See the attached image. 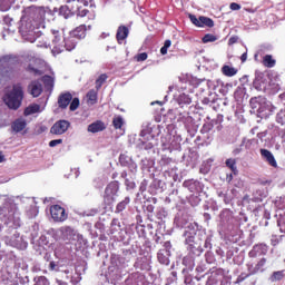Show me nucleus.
I'll list each match as a JSON object with an SVG mask.
<instances>
[{
    "instance_id": "nucleus-1",
    "label": "nucleus",
    "mask_w": 285,
    "mask_h": 285,
    "mask_svg": "<svg viewBox=\"0 0 285 285\" xmlns=\"http://www.w3.org/2000/svg\"><path fill=\"white\" fill-rule=\"evenodd\" d=\"M36 14H38L37 20H32V18L23 17L21 19L20 33L24 41H29V43H35L41 33L39 30L41 28V23H43V19H46V8L37 7L33 9Z\"/></svg>"
},
{
    "instance_id": "nucleus-2",
    "label": "nucleus",
    "mask_w": 285,
    "mask_h": 285,
    "mask_svg": "<svg viewBox=\"0 0 285 285\" xmlns=\"http://www.w3.org/2000/svg\"><path fill=\"white\" fill-rule=\"evenodd\" d=\"M52 35L55 37L52 40L53 47L51 49L53 57H57V55H61L65 48L69 52L77 48V43L79 40L75 36L68 33V36H66L62 40L61 33H59V31L52 30Z\"/></svg>"
},
{
    "instance_id": "nucleus-3",
    "label": "nucleus",
    "mask_w": 285,
    "mask_h": 285,
    "mask_svg": "<svg viewBox=\"0 0 285 285\" xmlns=\"http://www.w3.org/2000/svg\"><path fill=\"white\" fill-rule=\"evenodd\" d=\"M0 219L6 224V226H10L11 228H19L21 226V216L19 212L12 210V206L10 204H4L0 208Z\"/></svg>"
},
{
    "instance_id": "nucleus-4",
    "label": "nucleus",
    "mask_w": 285,
    "mask_h": 285,
    "mask_svg": "<svg viewBox=\"0 0 285 285\" xmlns=\"http://www.w3.org/2000/svg\"><path fill=\"white\" fill-rule=\"evenodd\" d=\"M22 99L23 89L19 85H16L13 86L12 90L4 96L3 101L8 108H11V110H17L21 106Z\"/></svg>"
},
{
    "instance_id": "nucleus-5",
    "label": "nucleus",
    "mask_w": 285,
    "mask_h": 285,
    "mask_svg": "<svg viewBox=\"0 0 285 285\" xmlns=\"http://www.w3.org/2000/svg\"><path fill=\"white\" fill-rule=\"evenodd\" d=\"M56 235L65 242V244H75L76 242H81L83 236L78 234L77 230L70 226L60 227Z\"/></svg>"
},
{
    "instance_id": "nucleus-6",
    "label": "nucleus",
    "mask_w": 285,
    "mask_h": 285,
    "mask_svg": "<svg viewBox=\"0 0 285 285\" xmlns=\"http://www.w3.org/2000/svg\"><path fill=\"white\" fill-rule=\"evenodd\" d=\"M19 63V58L17 56L7 55L0 57V79L1 77H10L14 66Z\"/></svg>"
},
{
    "instance_id": "nucleus-7",
    "label": "nucleus",
    "mask_w": 285,
    "mask_h": 285,
    "mask_svg": "<svg viewBox=\"0 0 285 285\" xmlns=\"http://www.w3.org/2000/svg\"><path fill=\"white\" fill-rule=\"evenodd\" d=\"M59 14L65 19L72 17V14H77V17H86L88 14L87 9H82L77 1L73 0L72 4L61 6L59 8Z\"/></svg>"
},
{
    "instance_id": "nucleus-8",
    "label": "nucleus",
    "mask_w": 285,
    "mask_h": 285,
    "mask_svg": "<svg viewBox=\"0 0 285 285\" xmlns=\"http://www.w3.org/2000/svg\"><path fill=\"white\" fill-rule=\"evenodd\" d=\"M51 217L53 222H66L68 219V214H66V209L59 205H53L50 208Z\"/></svg>"
},
{
    "instance_id": "nucleus-9",
    "label": "nucleus",
    "mask_w": 285,
    "mask_h": 285,
    "mask_svg": "<svg viewBox=\"0 0 285 285\" xmlns=\"http://www.w3.org/2000/svg\"><path fill=\"white\" fill-rule=\"evenodd\" d=\"M119 193V184L116 181L110 183L105 189V199L107 202H115V196Z\"/></svg>"
},
{
    "instance_id": "nucleus-10",
    "label": "nucleus",
    "mask_w": 285,
    "mask_h": 285,
    "mask_svg": "<svg viewBox=\"0 0 285 285\" xmlns=\"http://www.w3.org/2000/svg\"><path fill=\"white\" fill-rule=\"evenodd\" d=\"M70 128V122L68 120L57 121L50 129L51 135H63Z\"/></svg>"
},
{
    "instance_id": "nucleus-11",
    "label": "nucleus",
    "mask_w": 285,
    "mask_h": 285,
    "mask_svg": "<svg viewBox=\"0 0 285 285\" xmlns=\"http://www.w3.org/2000/svg\"><path fill=\"white\" fill-rule=\"evenodd\" d=\"M279 88H282V85L279 83V79H271L268 82V86L263 85L261 87V90H264L265 92H269L271 95H275L276 92H279Z\"/></svg>"
},
{
    "instance_id": "nucleus-12",
    "label": "nucleus",
    "mask_w": 285,
    "mask_h": 285,
    "mask_svg": "<svg viewBox=\"0 0 285 285\" xmlns=\"http://www.w3.org/2000/svg\"><path fill=\"white\" fill-rule=\"evenodd\" d=\"M261 156L267 161V164H269V166H272L273 168H277V160H275V156L273 155V153H271V150L261 149Z\"/></svg>"
},
{
    "instance_id": "nucleus-13",
    "label": "nucleus",
    "mask_w": 285,
    "mask_h": 285,
    "mask_svg": "<svg viewBox=\"0 0 285 285\" xmlns=\"http://www.w3.org/2000/svg\"><path fill=\"white\" fill-rule=\"evenodd\" d=\"M128 35H130V30L126 26H120L118 27L117 33H116V39L118 43H121L128 39Z\"/></svg>"
},
{
    "instance_id": "nucleus-14",
    "label": "nucleus",
    "mask_w": 285,
    "mask_h": 285,
    "mask_svg": "<svg viewBox=\"0 0 285 285\" xmlns=\"http://www.w3.org/2000/svg\"><path fill=\"white\" fill-rule=\"evenodd\" d=\"M258 112H264L265 116H268L273 112H275V106H273V102L268 100H264L262 105L258 108Z\"/></svg>"
},
{
    "instance_id": "nucleus-15",
    "label": "nucleus",
    "mask_w": 285,
    "mask_h": 285,
    "mask_svg": "<svg viewBox=\"0 0 285 285\" xmlns=\"http://www.w3.org/2000/svg\"><path fill=\"white\" fill-rule=\"evenodd\" d=\"M26 126H28V122L24 118H18L11 124V129L13 132H21L22 130H26Z\"/></svg>"
},
{
    "instance_id": "nucleus-16",
    "label": "nucleus",
    "mask_w": 285,
    "mask_h": 285,
    "mask_svg": "<svg viewBox=\"0 0 285 285\" xmlns=\"http://www.w3.org/2000/svg\"><path fill=\"white\" fill-rule=\"evenodd\" d=\"M72 101V95L70 92L60 95L58 99L59 108H68Z\"/></svg>"
},
{
    "instance_id": "nucleus-17",
    "label": "nucleus",
    "mask_w": 285,
    "mask_h": 285,
    "mask_svg": "<svg viewBox=\"0 0 285 285\" xmlns=\"http://www.w3.org/2000/svg\"><path fill=\"white\" fill-rule=\"evenodd\" d=\"M88 132H102V130H106V125L101 120H97L92 124H90L87 128Z\"/></svg>"
},
{
    "instance_id": "nucleus-18",
    "label": "nucleus",
    "mask_w": 285,
    "mask_h": 285,
    "mask_svg": "<svg viewBox=\"0 0 285 285\" xmlns=\"http://www.w3.org/2000/svg\"><path fill=\"white\" fill-rule=\"evenodd\" d=\"M30 94L32 97H39L41 92H43V87L41 86V82L39 81H33L29 86Z\"/></svg>"
},
{
    "instance_id": "nucleus-19",
    "label": "nucleus",
    "mask_w": 285,
    "mask_h": 285,
    "mask_svg": "<svg viewBox=\"0 0 285 285\" xmlns=\"http://www.w3.org/2000/svg\"><path fill=\"white\" fill-rule=\"evenodd\" d=\"M69 33L72 37H76V39L78 41H80V39H86V27H85V24H80L75 30L70 31Z\"/></svg>"
},
{
    "instance_id": "nucleus-20",
    "label": "nucleus",
    "mask_w": 285,
    "mask_h": 285,
    "mask_svg": "<svg viewBox=\"0 0 285 285\" xmlns=\"http://www.w3.org/2000/svg\"><path fill=\"white\" fill-rule=\"evenodd\" d=\"M183 186H184L185 188H188V190H189L190 193H196V190H198V188H199V181L194 180V179H191V180H185L184 184H183Z\"/></svg>"
},
{
    "instance_id": "nucleus-21",
    "label": "nucleus",
    "mask_w": 285,
    "mask_h": 285,
    "mask_svg": "<svg viewBox=\"0 0 285 285\" xmlns=\"http://www.w3.org/2000/svg\"><path fill=\"white\" fill-rule=\"evenodd\" d=\"M222 72L225 75V77H235V75H237V69L235 67L224 65L222 67Z\"/></svg>"
},
{
    "instance_id": "nucleus-22",
    "label": "nucleus",
    "mask_w": 285,
    "mask_h": 285,
    "mask_svg": "<svg viewBox=\"0 0 285 285\" xmlns=\"http://www.w3.org/2000/svg\"><path fill=\"white\" fill-rule=\"evenodd\" d=\"M227 168H229V170H232L233 175H237L238 170H237V160L234 158H229L225 161Z\"/></svg>"
},
{
    "instance_id": "nucleus-23",
    "label": "nucleus",
    "mask_w": 285,
    "mask_h": 285,
    "mask_svg": "<svg viewBox=\"0 0 285 285\" xmlns=\"http://www.w3.org/2000/svg\"><path fill=\"white\" fill-rule=\"evenodd\" d=\"M199 21H200L199 28H204V26H206L207 28H213V26H215V22L213 21V19L204 16L199 17Z\"/></svg>"
},
{
    "instance_id": "nucleus-24",
    "label": "nucleus",
    "mask_w": 285,
    "mask_h": 285,
    "mask_svg": "<svg viewBox=\"0 0 285 285\" xmlns=\"http://www.w3.org/2000/svg\"><path fill=\"white\" fill-rule=\"evenodd\" d=\"M37 112H41V106L31 105L24 109V115L28 117L29 115H35Z\"/></svg>"
},
{
    "instance_id": "nucleus-25",
    "label": "nucleus",
    "mask_w": 285,
    "mask_h": 285,
    "mask_svg": "<svg viewBox=\"0 0 285 285\" xmlns=\"http://www.w3.org/2000/svg\"><path fill=\"white\" fill-rule=\"evenodd\" d=\"M275 59H273V56L271 55H266L264 58H263V65L266 67V68H275Z\"/></svg>"
},
{
    "instance_id": "nucleus-26",
    "label": "nucleus",
    "mask_w": 285,
    "mask_h": 285,
    "mask_svg": "<svg viewBox=\"0 0 285 285\" xmlns=\"http://www.w3.org/2000/svg\"><path fill=\"white\" fill-rule=\"evenodd\" d=\"M42 81L48 90H52V88L55 87V78H52L51 76L42 77Z\"/></svg>"
},
{
    "instance_id": "nucleus-27",
    "label": "nucleus",
    "mask_w": 285,
    "mask_h": 285,
    "mask_svg": "<svg viewBox=\"0 0 285 285\" xmlns=\"http://www.w3.org/2000/svg\"><path fill=\"white\" fill-rule=\"evenodd\" d=\"M87 99H88V104H90V106H95V104H97V91L95 89H91L87 94Z\"/></svg>"
},
{
    "instance_id": "nucleus-28",
    "label": "nucleus",
    "mask_w": 285,
    "mask_h": 285,
    "mask_svg": "<svg viewBox=\"0 0 285 285\" xmlns=\"http://www.w3.org/2000/svg\"><path fill=\"white\" fill-rule=\"evenodd\" d=\"M155 147V145L150 141H144V140H140L138 142V148L140 150H153V148Z\"/></svg>"
},
{
    "instance_id": "nucleus-29",
    "label": "nucleus",
    "mask_w": 285,
    "mask_h": 285,
    "mask_svg": "<svg viewBox=\"0 0 285 285\" xmlns=\"http://www.w3.org/2000/svg\"><path fill=\"white\" fill-rule=\"evenodd\" d=\"M130 204V198L126 197L122 202H120L117 207L116 210L117 213H121L124 210H126V206H128Z\"/></svg>"
},
{
    "instance_id": "nucleus-30",
    "label": "nucleus",
    "mask_w": 285,
    "mask_h": 285,
    "mask_svg": "<svg viewBox=\"0 0 285 285\" xmlns=\"http://www.w3.org/2000/svg\"><path fill=\"white\" fill-rule=\"evenodd\" d=\"M255 142L254 139L243 138L240 148H245L246 150H250L253 144Z\"/></svg>"
},
{
    "instance_id": "nucleus-31",
    "label": "nucleus",
    "mask_w": 285,
    "mask_h": 285,
    "mask_svg": "<svg viewBox=\"0 0 285 285\" xmlns=\"http://www.w3.org/2000/svg\"><path fill=\"white\" fill-rule=\"evenodd\" d=\"M281 279H284L283 271L274 272L273 275L269 277L271 282H279Z\"/></svg>"
},
{
    "instance_id": "nucleus-32",
    "label": "nucleus",
    "mask_w": 285,
    "mask_h": 285,
    "mask_svg": "<svg viewBox=\"0 0 285 285\" xmlns=\"http://www.w3.org/2000/svg\"><path fill=\"white\" fill-rule=\"evenodd\" d=\"M165 253H168V252H166V250H160V252L158 253V262H160V264L168 265L170 261L168 259V257L166 256Z\"/></svg>"
},
{
    "instance_id": "nucleus-33",
    "label": "nucleus",
    "mask_w": 285,
    "mask_h": 285,
    "mask_svg": "<svg viewBox=\"0 0 285 285\" xmlns=\"http://www.w3.org/2000/svg\"><path fill=\"white\" fill-rule=\"evenodd\" d=\"M114 128L121 129V126H124V118L121 116L114 117L112 120Z\"/></svg>"
},
{
    "instance_id": "nucleus-34",
    "label": "nucleus",
    "mask_w": 285,
    "mask_h": 285,
    "mask_svg": "<svg viewBox=\"0 0 285 285\" xmlns=\"http://www.w3.org/2000/svg\"><path fill=\"white\" fill-rule=\"evenodd\" d=\"M12 3H14V0H0V8L3 11L10 10V6H12Z\"/></svg>"
},
{
    "instance_id": "nucleus-35",
    "label": "nucleus",
    "mask_w": 285,
    "mask_h": 285,
    "mask_svg": "<svg viewBox=\"0 0 285 285\" xmlns=\"http://www.w3.org/2000/svg\"><path fill=\"white\" fill-rule=\"evenodd\" d=\"M276 122L281 124V126H285V110L281 109L276 115Z\"/></svg>"
},
{
    "instance_id": "nucleus-36",
    "label": "nucleus",
    "mask_w": 285,
    "mask_h": 285,
    "mask_svg": "<svg viewBox=\"0 0 285 285\" xmlns=\"http://www.w3.org/2000/svg\"><path fill=\"white\" fill-rule=\"evenodd\" d=\"M106 79H108V76H106V73H102L99 76V78L96 80L97 90H99V88H101V86H104V83L106 82Z\"/></svg>"
},
{
    "instance_id": "nucleus-37",
    "label": "nucleus",
    "mask_w": 285,
    "mask_h": 285,
    "mask_svg": "<svg viewBox=\"0 0 285 285\" xmlns=\"http://www.w3.org/2000/svg\"><path fill=\"white\" fill-rule=\"evenodd\" d=\"M217 41V37L210 33H207L203 37V43H213Z\"/></svg>"
},
{
    "instance_id": "nucleus-38",
    "label": "nucleus",
    "mask_w": 285,
    "mask_h": 285,
    "mask_svg": "<svg viewBox=\"0 0 285 285\" xmlns=\"http://www.w3.org/2000/svg\"><path fill=\"white\" fill-rule=\"evenodd\" d=\"M264 266H266V258H262L257 264L254 269V273H258V271H264Z\"/></svg>"
},
{
    "instance_id": "nucleus-39",
    "label": "nucleus",
    "mask_w": 285,
    "mask_h": 285,
    "mask_svg": "<svg viewBox=\"0 0 285 285\" xmlns=\"http://www.w3.org/2000/svg\"><path fill=\"white\" fill-rule=\"evenodd\" d=\"M69 108L72 112H75V110H77V108H79V98L71 99V104H70Z\"/></svg>"
},
{
    "instance_id": "nucleus-40",
    "label": "nucleus",
    "mask_w": 285,
    "mask_h": 285,
    "mask_svg": "<svg viewBox=\"0 0 285 285\" xmlns=\"http://www.w3.org/2000/svg\"><path fill=\"white\" fill-rule=\"evenodd\" d=\"M195 234V232H188V230H185V237L186 238V244H191V242H194L195 237L193 236Z\"/></svg>"
},
{
    "instance_id": "nucleus-41",
    "label": "nucleus",
    "mask_w": 285,
    "mask_h": 285,
    "mask_svg": "<svg viewBox=\"0 0 285 285\" xmlns=\"http://www.w3.org/2000/svg\"><path fill=\"white\" fill-rule=\"evenodd\" d=\"M278 226L281 228V233H285V215L281 216L278 219Z\"/></svg>"
},
{
    "instance_id": "nucleus-42",
    "label": "nucleus",
    "mask_w": 285,
    "mask_h": 285,
    "mask_svg": "<svg viewBox=\"0 0 285 285\" xmlns=\"http://www.w3.org/2000/svg\"><path fill=\"white\" fill-rule=\"evenodd\" d=\"M189 19H190L191 23H194V26H197L199 28V26H200L199 18L197 19V17L189 14Z\"/></svg>"
},
{
    "instance_id": "nucleus-43",
    "label": "nucleus",
    "mask_w": 285,
    "mask_h": 285,
    "mask_svg": "<svg viewBox=\"0 0 285 285\" xmlns=\"http://www.w3.org/2000/svg\"><path fill=\"white\" fill-rule=\"evenodd\" d=\"M59 144H63L62 139H56V140H51L49 142L50 148H55V146H59Z\"/></svg>"
},
{
    "instance_id": "nucleus-44",
    "label": "nucleus",
    "mask_w": 285,
    "mask_h": 285,
    "mask_svg": "<svg viewBox=\"0 0 285 285\" xmlns=\"http://www.w3.org/2000/svg\"><path fill=\"white\" fill-rule=\"evenodd\" d=\"M79 282H81V274L71 277V284H79Z\"/></svg>"
},
{
    "instance_id": "nucleus-45",
    "label": "nucleus",
    "mask_w": 285,
    "mask_h": 285,
    "mask_svg": "<svg viewBox=\"0 0 285 285\" xmlns=\"http://www.w3.org/2000/svg\"><path fill=\"white\" fill-rule=\"evenodd\" d=\"M148 59V53L142 52L137 56V61H146Z\"/></svg>"
},
{
    "instance_id": "nucleus-46",
    "label": "nucleus",
    "mask_w": 285,
    "mask_h": 285,
    "mask_svg": "<svg viewBox=\"0 0 285 285\" xmlns=\"http://www.w3.org/2000/svg\"><path fill=\"white\" fill-rule=\"evenodd\" d=\"M28 70H29V72H32L33 75L41 76V70L36 69L35 67L29 66Z\"/></svg>"
},
{
    "instance_id": "nucleus-47",
    "label": "nucleus",
    "mask_w": 285,
    "mask_h": 285,
    "mask_svg": "<svg viewBox=\"0 0 285 285\" xmlns=\"http://www.w3.org/2000/svg\"><path fill=\"white\" fill-rule=\"evenodd\" d=\"M79 3H82V6H90L92 0H77L76 4L79 6Z\"/></svg>"
},
{
    "instance_id": "nucleus-48",
    "label": "nucleus",
    "mask_w": 285,
    "mask_h": 285,
    "mask_svg": "<svg viewBox=\"0 0 285 285\" xmlns=\"http://www.w3.org/2000/svg\"><path fill=\"white\" fill-rule=\"evenodd\" d=\"M229 8L230 10H242V6L236 2L230 3Z\"/></svg>"
},
{
    "instance_id": "nucleus-49",
    "label": "nucleus",
    "mask_w": 285,
    "mask_h": 285,
    "mask_svg": "<svg viewBox=\"0 0 285 285\" xmlns=\"http://www.w3.org/2000/svg\"><path fill=\"white\" fill-rule=\"evenodd\" d=\"M264 197H266L265 193L261 194V196H256L255 199H256V202H262L264 199Z\"/></svg>"
},
{
    "instance_id": "nucleus-50",
    "label": "nucleus",
    "mask_w": 285,
    "mask_h": 285,
    "mask_svg": "<svg viewBox=\"0 0 285 285\" xmlns=\"http://www.w3.org/2000/svg\"><path fill=\"white\" fill-rule=\"evenodd\" d=\"M246 59H248V53L247 52H244L242 56H240V61H246Z\"/></svg>"
},
{
    "instance_id": "nucleus-51",
    "label": "nucleus",
    "mask_w": 285,
    "mask_h": 285,
    "mask_svg": "<svg viewBox=\"0 0 285 285\" xmlns=\"http://www.w3.org/2000/svg\"><path fill=\"white\" fill-rule=\"evenodd\" d=\"M170 46H171V41L166 40L163 47L167 48V50H168L170 48Z\"/></svg>"
},
{
    "instance_id": "nucleus-52",
    "label": "nucleus",
    "mask_w": 285,
    "mask_h": 285,
    "mask_svg": "<svg viewBox=\"0 0 285 285\" xmlns=\"http://www.w3.org/2000/svg\"><path fill=\"white\" fill-rule=\"evenodd\" d=\"M6 161V156L3 155V151H0V164H3Z\"/></svg>"
},
{
    "instance_id": "nucleus-53",
    "label": "nucleus",
    "mask_w": 285,
    "mask_h": 285,
    "mask_svg": "<svg viewBox=\"0 0 285 285\" xmlns=\"http://www.w3.org/2000/svg\"><path fill=\"white\" fill-rule=\"evenodd\" d=\"M160 53L161 55H168V49L166 47H161Z\"/></svg>"
},
{
    "instance_id": "nucleus-54",
    "label": "nucleus",
    "mask_w": 285,
    "mask_h": 285,
    "mask_svg": "<svg viewBox=\"0 0 285 285\" xmlns=\"http://www.w3.org/2000/svg\"><path fill=\"white\" fill-rule=\"evenodd\" d=\"M226 179H227L228 183L233 181V174L227 175Z\"/></svg>"
},
{
    "instance_id": "nucleus-55",
    "label": "nucleus",
    "mask_w": 285,
    "mask_h": 285,
    "mask_svg": "<svg viewBox=\"0 0 285 285\" xmlns=\"http://www.w3.org/2000/svg\"><path fill=\"white\" fill-rule=\"evenodd\" d=\"M76 177H79V169H75Z\"/></svg>"
},
{
    "instance_id": "nucleus-56",
    "label": "nucleus",
    "mask_w": 285,
    "mask_h": 285,
    "mask_svg": "<svg viewBox=\"0 0 285 285\" xmlns=\"http://www.w3.org/2000/svg\"><path fill=\"white\" fill-rule=\"evenodd\" d=\"M239 153H240L239 149L234 150V155H239Z\"/></svg>"
},
{
    "instance_id": "nucleus-57",
    "label": "nucleus",
    "mask_w": 285,
    "mask_h": 285,
    "mask_svg": "<svg viewBox=\"0 0 285 285\" xmlns=\"http://www.w3.org/2000/svg\"><path fill=\"white\" fill-rule=\"evenodd\" d=\"M50 268L55 271V263H50Z\"/></svg>"
},
{
    "instance_id": "nucleus-58",
    "label": "nucleus",
    "mask_w": 285,
    "mask_h": 285,
    "mask_svg": "<svg viewBox=\"0 0 285 285\" xmlns=\"http://www.w3.org/2000/svg\"><path fill=\"white\" fill-rule=\"evenodd\" d=\"M229 43H235V38H230Z\"/></svg>"
},
{
    "instance_id": "nucleus-59",
    "label": "nucleus",
    "mask_w": 285,
    "mask_h": 285,
    "mask_svg": "<svg viewBox=\"0 0 285 285\" xmlns=\"http://www.w3.org/2000/svg\"><path fill=\"white\" fill-rule=\"evenodd\" d=\"M186 104H190V98H187Z\"/></svg>"
},
{
    "instance_id": "nucleus-60",
    "label": "nucleus",
    "mask_w": 285,
    "mask_h": 285,
    "mask_svg": "<svg viewBox=\"0 0 285 285\" xmlns=\"http://www.w3.org/2000/svg\"><path fill=\"white\" fill-rule=\"evenodd\" d=\"M43 47H45V48H48V43H45Z\"/></svg>"
},
{
    "instance_id": "nucleus-61",
    "label": "nucleus",
    "mask_w": 285,
    "mask_h": 285,
    "mask_svg": "<svg viewBox=\"0 0 285 285\" xmlns=\"http://www.w3.org/2000/svg\"><path fill=\"white\" fill-rule=\"evenodd\" d=\"M156 104H159V105H161V102H159V101H156Z\"/></svg>"
},
{
    "instance_id": "nucleus-62",
    "label": "nucleus",
    "mask_w": 285,
    "mask_h": 285,
    "mask_svg": "<svg viewBox=\"0 0 285 285\" xmlns=\"http://www.w3.org/2000/svg\"><path fill=\"white\" fill-rule=\"evenodd\" d=\"M255 59H257V53L255 55Z\"/></svg>"
},
{
    "instance_id": "nucleus-63",
    "label": "nucleus",
    "mask_w": 285,
    "mask_h": 285,
    "mask_svg": "<svg viewBox=\"0 0 285 285\" xmlns=\"http://www.w3.org/2000/svg\"><path fill=\"white\" fill-rule=\"evenodd\" d=\"M65 273H67V274H68L69 272H68V271H65Z\"/></svg>"
}]
</instances>
